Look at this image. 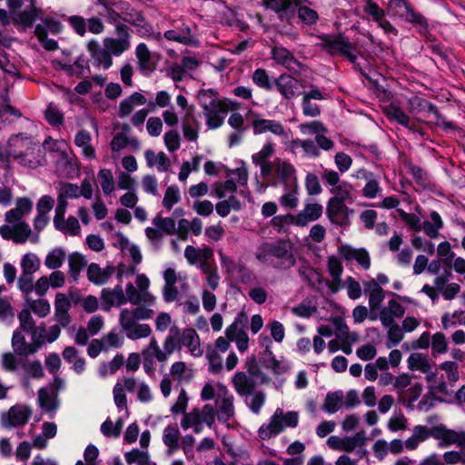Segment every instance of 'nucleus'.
<instances>
[{
	"label": "nucleus",
	"instance_id": "f257e3e1",
	"mask_svg": "<svg viewBox=\"0 0 465 465\" xmlns=\"http://www.w3.org/2000/svg\"><path fill=\"white\" fill-rule=\"evenodd\" d=\"M154 313V310L147 306L124 308L119 312L118 324L129 340L144 339L152 334V328L139 322L152 319Z\"/></svg>",
	"mask_w": 465,
	"mask_h": 465
},
{
	"label": "nucleus",
	"instance_id": "f03ea898",
	"mask_svg": "<svg viewBox=\"0 0 465 465\" xmlns=\"http://www.w3.org/2000/svg\"><path fill=\"white\" fill-rule=\"evenodd\" d=\"M7 152L9 156L29 168H36L43 160L39 143L22 134L9 138Z\"/></svg>",
	"mask_w": 465,
	"mask_h": 465
},
{
	"label": "nucleus",
	"instance_id": "7ed1b4c3",
	"mask_svg": "<svg viewBox=\"0 0 465 465\" xmlns=\"http://www.w3.org/2000/svg\"><path fill=\"white\" fill-rule=\"evenodd\" d=\"M255 256L261 262L280 270L289 269L296 262L293 246L287 241L264 242L257 248Z\"/></svg>",
	"mask_w": 465,
	"mask_h": 465
},
{
	"label": "nucleus",
	"instance_id": "20e7f679",
	"mask_svg": "<svg viewBox=\"0 0 465 465\" xmlns=\"http://www.w3.org/2000/svg\"><path fill=\"white\" fill-rule=\"evenodd\" d=\"M298 422L297 411L284 412L282 409L277 408L269 421L259 428L258 434L262 440H269L282 432L286 427L295 428Z\"/></svg>",
	"mask_w": 465,
	"mask_h": 465
},
{
	"label": "nucleus",
	"instance_id": "39448f33",
	"mask_svg": "<svg viewBox=\"0 0 465 465\" xmlns=\"http://www.w3.org/2000/svg\"><path fill=\"white\" fill-rule=\"evenodd\" d=\"M216 411L213 405L205 404L202 408H193L183 416L180 425L183 430H193L199 434L203 427L211 428L215 421Z\"/></svg>",
	"mask_w": 465,
	"mask_h": 465
},
{
	"label": "nucleus",
	"instance_id": "423d86ee",
	"mask_svg": "<svg viewBox=\"0 0 465 465\" xmlns=\"http://www.w3.org/2000/svg\"><path fill=\"white\" fill-rule=\"evenodd\" d=\"M248 372L237 371L232 379L236 393L242 398L249 397L258 384H264L269 381L268 377L257 367H249Z\"/></svg>",
	"mask_w": 465,
	"mask_h": 465
},
{
	"label": "nucleus",
	"instance_id": "0eeeda50",
	"mask_svg": "<svg viewBox=\"0 0 465 465\" xmlns=\"http://www.w3.org/2000/svg\"><path fill=\"white\" fill-rule=\"evenodd\" d=\"M368 441L366 432L364 430H359L353 435L346 437L331 436L327 440L328 446L337 451H343L351 453L356 449L359 459H362L366 454L367 450L363 449Z\"/></svg>",
	"mask_w": 465,
	"mask_h": 465
},
{
	"label": "nucleus",
	"instance_id": "6e6552de",
	"mask_svg": "<svg viewBox=\"0 0 465 465\" xmlns=\"http://www.w3.org/2000/svg\"><path fill=\"white\" fill-rule=\"evenodd\" d=\"M323 213V206L316 202L306 203L303 208L297 214H287L273 218V223L281 221L286 224L297 227H305L309 223L319 220Z\"/></svg>",
	"mask_w": 465,
	"mask_h": 465
},
{
	"label": "nucleus",
	"instance_id": "1a4fd4ad",
	"mask_svg": "<svg viewBox=\"0 0 465 465\" xmlns=\"http://www.w3.org/2000/svg\"><path fill=\"white\" fill-rule=\"evenodd\" d=\"M323 48L330 54H340L347 57L351 63L357 59L354 46L343 35H327L322 36Z\"/></svg>",
	"mask_w": 465,
	"mask_h": 465
},
{
	"label": "nucleus",
	"instance_id": "9d476101",
	"mask_svg": "<svg viewBox=\"0 0 465 465\" xmlns=\"http://www.w3.org/2000/svg\"><path fill=\"white\" fill-rule=\"evenodd\" d=\"M66 21L74 32L81 37H84L87 32L94 35H100L104 33L105 29L102 19L97 16L85 19L82 15H74L66 17Z\"/></svg>",
	"mask_w": 465,
	"mask_h": 465
},
{
	"label": "nucleus",
	"instance_id": "9b49d317",
	"mask_svg": "<svg viewBox=\"0 0 465 465\" xmlns=\"http://www.w3.org/2000/svg\"><path fill=\"white\" fill-rule=\"evenodd\" d=\"M389 7L396 15L404 18L406 22L419 26L420 32L427 31L428 23L425 17L421 14L415 12L407 0H390Z\"/></svg>",
	"mask_w": 465,
	"mask_h": 465
},
{
	"label": "nucleus",
	"instance_id": "f8f14e48",
	"mask_svg": "<svg viewBox=\"0 0 465 465\" xmlns=\"http://www.w3.org/2000/svg\"><path fill=\"white\" fill-rule=\"evenodd\" d=\"M322 177L328 185L331 186L330 192L333 194V197L329 200L337 199L345 203V201L352 199V185L345 181L341 182L340 175L337 172L333 170H324Z\"/></svg>",
	"mask_w": 465,
	"mask_h": 465
},
{
	"label": "nucleus",
	"instance_id": "ddd939ff",
	"mask_svg": "<svg viewBox=\"0 0 465 465\" xmlns=\"http://www.w3.org/2000/svg\"><path fill=\"white\" fill-rule=\"evenodd\" d=\"M31 415L32 410L30 407L17 404L11 407L8 411L1 415L0 424L5 429L21 427L27 423Z\"/></svg>",
	"mask_w": 465,
	"mask_h": 465
},
{
	"label": "nucleus",
	"instance_id": "4468645a",
	"mask_svg": "<svg viewBox=\"0 0 465 465\" xmlns=\"http://www.w3.org/2000/svg\"><path fill=\"white\" fill-rule=\"evenodd\" d=\"M164 285L163 287V298L166 302H172L178 298V291L175 284L179 282H183V287L188 288L186 276L177 273L172 267L166 268L163 273Z\"/></svg>",
	"mask_w": 465,
	"mask_h": 465
},
{
	"label": "nucleus",
	"instance_id": "2eb2a0df",
	"mask_svg": "<svg viewBox=\"0 0 465 465\" xmlns=\"http://www.w3.org/2000/svg\"><path fill=\"white\" fill-rule=\"evenodd\" d=\"M353 210L347 207L345 203L339 200H329L326 206V215L329 221L339 226H346L350 223V215Z\"/></svg>",
	"mask_w": 465,
	"mask_h": 465
},
{
	"label": "nucleus",
	"instance_id": "dca6fc26",
	"mask_svg": "<svg viewBox=\"0 0 465 465\" xmlns=\"http://www.w3.org/2000/svg\"><path fill=\"white\" fill-rule=\"evenodd\" d=\"M396 298L388 301L387 305L379 312V320L382 326H390L394 323V319L403 317L405 308L399 300H407V297L393 294Z\"/></svg>",
	"mask_w": 465,
	"mask_h": 465
},
{
	"label": "nucleus",
	"instance_id": "f3484780",
	"mask_svg": "<svg viewBox=\"0 0 465 465\" xmlns=\"http://www.w3.org/2000/svg\"><path fill=\"white\" fill-rule=\"evenodd\" d=\"M254 134L271 133L278 137L289 138L290 130L275 120L255 117L252 122Z\"/></svg>",
	"mask_w": 465,
	"mask_h": 465
},
{
	"label": "nucleus",
	"instance_id": "a211bd4d",
	"mask_svg": "<svg viewBox=\"0 0 465 465\" xmlns=\"http://www.w3.org/2000/svg\"><path fill=\"white\" fill-rule=\"evenodd\" d=\"M275 153V146L272 143H265L262 149L252 155V162L256 166L260 167L261 175L263 178H267L272 173L273 162L270 161V158Z\"/></svg>",
	"mask_w": 465,
	"mask_h": 465
},
{
	"label": "nucleus",
	"instance_id": "6ab92c4d",
	"mask_svg": "<svg viewBox=\"0 0 465 465\" xmlns=\"http://www.w3.org/2000/svg\"><path fill=\"white\" fill-rule=\"evenodd\" d=\"M432 438L439 440L440 448H446L453 444L462 446L465 441V433L450 430L440 424L432 427Z\"/></svg>",
	"mask_w": 465,
	"mask_h": 465
},
{
	"label": "nucleus",
	"instance_id": "aec40b11",
	"mask_svg": "<svg viewBox=\"0 0 465 465\" xmlns=\"http://www.w3.org/2000/svg\"><path fill=\"white\" fill-rule=\"evenodd\" d=\"M116 30L120 36L105 38L104 45L110 54L119 56L130 48V35L125 25H118Z\"/></svg>",
	"mask_w": 465,
	"mask_h": 465
},
{
	"label": "nucleus",
	"instance_id": "412c9836",
	"mask_svg": "<svg viewBox=\"0 0 465 465\" xmlns=\"http://www.w3.org/2000/svg\"><path fill=\"white\" fill-rule=\"evenodd\" d=\"M116 5L122 11H125L124 17L125 22L136 27H141V29L138 30L140 35H150L153 33L152 26L145 22L143 15L140 12L130 8L127 2L120 0L116 3Z\"/></svg>",
	"mask_w": 465,
	"mask_h": 465
},
{
	"label": "nucleus",
	"instance_id": "4be33fe9",
	"mask_svg": "<svg viewBox=\"0 0 465 465\" xmlns=\"http://www.w3.org/2000/svg\"><path fill=\"white\" fill-rule=\"evenodd\" d=\"M41 13V9L35 6V1L31 2V5L24 10L20 9L10 15L11 22L20 31H25L31 28Z\"/></svg>",
	"mask_w": 465,
	"mask_h": 465
},
{
	"label": "nucleus",
	"instance_id": "5701e85b",
	"mask_svg": "<svg viewBox=\"0 0 465 465\" xmlns=\"http://www.w3.org/2000/svg\"><path fill=\"white\" fill-rule=\"evenodd\" d=\"M197 99L203 112L216 110L224 105H238L236 102L231 99H220L218 93L213 89H203L199 91Z\"/></svg>",
	"mask_w": 465,
	"mask_h": 465
},
{
	"label": "nucleus",
	"instance_id": "b1692460",
	"mask_svg": "<svg viewBox=\"0 0 465 465\" xmlns=\"http://www.w3.org/2000/svg\"><path fill=\"white\" fill-rule=\"evenodd\" d=\"M274 84L278 92L285 99H292L299 96L302 92V83L290 74H283L275 79Z\"/></svg>",
	"mask_w": 465,
	"mask_h": 465
},
{
	"label": "nucleus",
	"instance_id": "393cba45",
	"mask_svg": "<svg viewBox=\"0 0 465 465\" xmlns=\"http://www.w3.org/2000/svg\"><path fill=\"white\" fill-rule=\"evenodd\" d=\"M135 56L138 68L144 75L152 74L157 66V59L144 43L139 44L135 48Z\"/></svg>",
	"mask_w": 465,
	"mask_h": 465
},
{
	"label": "nucleus",
	"instance_id": "a878e982",
	"mask_svg": "<svg viewBox=\"0 0 465 465\" xmlns=\"http://www.w3.org/2000/svg\"><path fill=\"white\" fill-rule=\"evenodd\" d=\"M103 310L108 312L112 307H120L127 303L124 289L121 285L114 288H104L101 292Z\"/></svg>",
	"mask_w": 465,
	"mask_h": 465
},
{
	"label": "nucleus",
	"instance_id": "bb28decb",
	"mask_svg": "<svg viewBox=\"0 0 465 465\" xmlns=\"http://www.w3.org/2000/svg\"><path fill=\"white\" fill-rule=\"evenodd\" d=\"M273 171L284 185L298 184L296 169L289 161L275 158L272 164Z\"/></svg>",
	"mask_w": 465,
	"mask_h": 465
},
{
	"label": "nucleus",
	"instance_id": "cd10ccee",
	"mask_svg": "<svg viewBox=\"0 0 465 465\" xmlns=\"http://www.w3.org/2000/svg\"><path fill=\"white\" fill-rule=\"evenodd\" d=\"M70 308L69 298L64 293L58 292L54 299V319L62 327H67L71 322Z\"/></svg>",
	"mask_w": 465,
	"mask_h": 465
},
{
	"label": "nucleus",
	"instance_id": "c85d7f7f",
	"mask_svg": "<svg viewBox=\"0 0 465 465\" xmlns=\"http://www.w3.org/2000/svg\"><path fill=\"white\" fill-rule=\"evenodd\" d=\"M114 272V268L113 266L102 268L99 264L92 262L87 267L86 275L89 282L94 285L101 286L108 282Z\"/></svg>",
	"mask_w": 465,
	"mask_h": 465
},
{
	"label": "nucleus",
	"instance_id": "c756f323",
	"mask_svg": "<svg viewBox=\"0 0 465 465\" xmlns=\"http://www.w3.org/2000/svg\"><path fill=\"white\" fill-rule=\"evenodd\" d=\"M201 123L193 113V108L186 111L183 118L182 130L186 140L194 142L198 139Z\"/></svg>",
	"mask_w": 465,
	"mask_h": 465
},
{
	"label": "nucleus",
	"instance_id": "7c9ffc66",
	"mask_svg": "<svg viewBox=\"0 0 465 465\" xmlns=\"http://www.w3.org/2000/svg\"><path fill=\"white\" fill-rule=\"evenodd\" d=\"M33 210V202L29 198H18L15 207L5 213V221L9 223L21 222L22 218L28 215Z\"/></svg>",
	"mask_w": 465,
	"mask_h": 465
},
{
	"label": "nucleus",
	"instance_id": "2f4dec72",
	"mask_svg": "<svg viewBox=\"0 0 465 465\" xmlns=\"http://www.w3.org/2000/svg\"><path fill=\"white\" fill-rule=\"evenodd\" d=\"M129 146L134 152H137L141 148L139 140L134 136L125 135V133H117L110 143L113 153H119L120 151ZM117 155L113 154L115 158Z\"/></svg>",
	"mask_w": 465,
	"mask_h": 465
},
{
	"label": "nucleus",
	"instance_id": "473e14b6",
	"mask_svg": "<svg viewBox=\"0 0 465 465\" xmlns=\"http://www.w3.org/2000/svg\"><path fill=\"white\" fill-rule=\"evenodd\" d=\"M180 341L186 347L193 357H201L203 351L201 347V341L196 331L191 328L184 329L181 333Z\"/></svg>",
	"mask_w": 465,
	"mask_h": 465
},
{
	"label": "nucleus",
	"instance_id": "72a5a7b5",
	"mask_svg": "<svg viewBox=\"0 0 465 465\" xmlns=\"http://www.w3.org/2000/svg\"><path fill=\"white\" fill-rule=\"evenodd\" d=\"M145 104L146 98L144 95L141 93L135 92L120 102L117 115L120 118H125L134 112L135 106L143 105Z\"/></svg>",
	"mask_w": 465,
	"mask_h": 465
},
{
	"label": "nucleus",
	"instance_id": "f704fd0d",
	"mask_svg": "<svg viewBox=\"0 0 465 465\" xmlns=\"http://www.w3.org/2000/svg\"><path fill=\"white\" fill-rule=\"evenodd\" d=\"M234 398L229 393L226 388H223V395H219L216 401L218 404L219 420H228L234 414Z\"/></svg>",
	"mask_w": 465,
	"mask_h": 465
},
{
	"label": "nucleus",
	"instance_id": "c9c22d12",
	"mask_svg": "<svg viewBox=\"0 0 465 465\" xmlns=\"http://www.w3.org/2000/svg\"><path fill=\"white\" fill-rule=\"evenodd\" d=\"M213 256V250L206 245H203L201 248H195L193 245H188L184 250V257L191 265L205 260H210Z\"/></svg>",
	"mask_w": 465,
	"mask_h": 465
},
{
	"label": "nucleus",
	"instance_id": "e433bc0d",
	"mask_svg": "<svg viewBox=\"0 0 465 465\" xmlns=\"http://www.w3.org/2000/svg\"><path fill=\"white\" fill-rule=\"evenodd\" d=\"M238 105H224L216 110H209L203 112V116L206 121V125L209 129H217L223 125L224 115L230 110H234Z\"/></svg>",
	"mask_w": 465,
	"mask_h": 465
},
{
	"label": "nucleus",
	"instance_id": "4c0bfd02",
	"mask_svg": "<svg viewBox=\"0 0 465 465\" xmlns=\"http://www.w3.org/2000/svg\"><path fill=\"white\" fill-rule=\"evenodd\" d=\"M38 403L46 412H54L58 407L56 391L52 388H41L38 391Z\"/></svg>",
	"mask_w": 465,
	"mask_h": 465
},
{
	"label": "nucleus",
	"instance_id": "58836bf2",
	"mask_svg": "<svg viewBox=\"0 0 465 465\" xmlns=\"http://www.w3.org/2000/svg\"><path fill=\"white\" fill-rule=\"evenodd\" d=\"M340 252L346 260L357 261L365 270L371 266L370 255L364 249H354L349 245H342L340 248Z\"/></svg>",
	"mask_w": 465,
	"mask_h": 465
},
{
	"label": "nucleus",
	"instance_id": "ea45409f",
	"mask_svg": "<svg viewBox=\"0 0 465 465\" xmlns=\"http://www.w3.org/2000/svg\"><path fill=\"white\" fill-rule=\"evenodd\" d=\"M169 374L172 380L179 383H187L193 379V371L184 361H175L171 365Z\"/></svg>",
	"mask_w": 465,
	"mask_h": 465
},
{
	"label": "nucleus",
	"instance_id": "a19ab883",
	"mask_svg": "<svg viewBox=\"0 0 465 465\" xmlns=\"http://www.w3.org/2000/svg\"><path fill=\"white\" fill-rule=\"evenodd\" d=\"M385 114L389 120L395 121L409 130L416 131L414 121H412L400 107L391 104L386 107Z\"/></svg>",
	"mask_w": 465,
	"mask_h": 465
},
{
	"label": "nucleus",
	"instance_id": "79ce46f5",
	"mask_svg": "<svg viewBox=\"0 0 465 465\" xmlns=\"http://www.w3.org/2000/svg\"><path fill=\"white\" fill-rule=\"evenodd\" d=\"M144 158L150 168L156 167L161 173L166 172L171 165L170 159L163 152L155 153L153 150H146Z\"/></svg>",
	"mask_w": 465,
	"mask_h": 465
},
{
	"label": "nucleus",
	"instance_id": "37998d69",
	"mask_svg": "<svg viewBox=\"0 0 465 465\" xmlns=\"http://www.w3.org/2000/svg\"><path fill=\"white\" fill-rule=\"evenodd\" d=\"M91 142V134L85 130L79 131L74 138L75 145L81 149L83 156L88 160H94L96 156Z\"/></svg>",
	"mask_w": 465,
	"mask_h": 465
},
{
	"label": "nucleus",
	"instance_id": "c03bdc74",
	"mask_svg": "<svg viewBox=\"0 0 465 465\" xmlns=\"http://www.w3.org/2000/svg\"><path fill=\"white\" fill-rule=\"evenodd\" d=\"M430 221L422 223L421 230L428 237L436 239L440 236V231L443 228L444 223L440 213L436 211L430 212Z\"/></svg>",
	"mask_w": 465,
	"mask_h": 465
},
{
	"label": "nucleus",
	"instance_id": "a18cd8bd",
	"mask_svg": "<svg viewBox=\"0 0 465 465\" xmlns=\"http://www.w3.org/2000/svg\"><path fill=\"white\" fill-rule=\"evenodd\" d=\"M180 430L174 426H166L163 431V442L167 447V454L173 455L180 448Z\"/></svg>",
	"mask_w": 465,
	"mask_h": 465
},
{
	"label": "nucleus",
	"instance_id": "49530a36",
	"mask_svg": "<svg viewBox=\"0 0 465 465\" xmlns=\"http://www.w3.org/2000/svg\"><path fill=\"white\" fill-rule=\"evenodd\" d=\"M272 58L278 64L283 65L288 70H292L298 64L293 54L286 48L282 46H274L272 49Z\"/></svg>",
	"mask_w": 465,
	"mask_h": 465
},
{
	"label": "nucleus",
	"instance_id": "de8ad7c7",
	"mask_svg": "<svg viewBox=\"0 0 465 465\" xmlns=\"http://www.w3.org/2000/svg\"><path fill=\"white\" fill-rule=\"evenodd\" d=\"M408 368L411 371H419L420 372H429L433 369V362L430 361L427 355L423 353H411L408 360Z\"/></svg>",
	"mask_w": 465,
	"mask_h": 465
},
{
	"label": "nucleus",
	"instance_id": "09e8293b",
	"mask_svg": "<svg viewBox=\"0 0 465 465\" xmlns=\"http://www.w3.org/2000/svg\"><path fill=\"white\" fill-rule=\"evenodd\" d=\"M21 367L25 371L24 385L29 387V379H41L44 377V370L39 361H21Z\"/></svg>",
	"mask_w": 465,
	"mask_h": 465
},
{
	"label": "nucleus",
	"instance_id": "8fccbe9b",
	"mask_svg": "<svg viewBox=\"0 0 465 465\" xmlns=\"http://www.w3.org/2000/svg\"><path fill=\"white\" fill-rule=\"evenodd\" d=\"M12 347L17 355L27 356L35 353L37 347L33 343H27L24 335L19 331H15L12 337Z\"/></svg>",
	"mask_w": 465,
	"mask_h": 465
},
{
	"label": "nucleus",
	"instance_id": "3c124183",
	"mask_svg": "<svg viewBox=\"0 0 465 465\" xmlns=\"http://www.w3.org/2000/svg\"><path fill=\"white\" fill-rule=\"evenodd\" d=\"M135 283L143 298V304L142 306L153 307L156 302V297L149 292L151 283L149 278L145 274L140 273L136 276Z\"/></svg>",
	"mask_w": 465,
	"mask_h": 465
},
{
	"label": "nucleus",
	"instance_id": "603ef678",
	"mask_svg": "<svg viewBox=\"0 0 465 465\" xmlns=\"http://www.w3.org/2000/svg\"><path fill=\"white\" fill-rule=\"evenodd\" d=\"M328 270L332 279L331 289L333 292H336L340 287L341 282V274L343 272L341 261L335 256L329 257Z\"/></svg>",
	"mask_w": 465,
	"mask_h": 465
},
{
	"label": "nucleus",
	"instance_id": "864d4df0",
	"mask_svg": "<svg viewBox=\"0 0 465 465\" xmlns=\"http://www.w3.org/2000/svg\"><path fill=\"white\" fill-rule=\"evenodd\" d=\"M299 184L284 185V193L280 197V203L285 209H295L299 204Z\"/></svg>",
	"mask_w": 465,
	"mask_h": 465
},
{
	"label": "nucleus",
	"instance_id": "5fc2aeb1",
	"mask_svg": "<svg viewBox=\"0 0 465 465\" xmlns=\"http://www.w3.org/2000/svg\"><path fill=\"white\" fill-rule=\"evenodd\" d=\"M15 242L24 243L27 240L36 243L38 242V235L32 233L30 226L25 222H18L15 224Z\"/></svg>",
	"mask_w": 465,
	"mask_h": 465
},
{
	"label": "nucleus",
	"instance_id": "6e6d98bb",
	"mask_svg": "<svg viewBox=\"0 0 465 465\" xmlns=\"http://www.w3.org/2000/svg\"><path fill=\"white\" fill-rule=\"evenodd\" d=\"M65 258L66 252L64 248H54L46 254L45 265L50 270H57L63 265Z\"/></svg>",
	"mask_w": 465,
	"mask_h": 465
},
{
	"label": "nucleus",
	"instance_id": "4d7b16f0",
	"mask_svg": "<svg viewBox=\"0 0 465 465\" xmlns=\"http://www.w3.org/2000/svg\"><path fill=\"white\" fill-rule=\"evenodd\" d=\"M249 410L255 415L260 414L266 401V393L262 391H254L249 397H243Z\"/></svg>",
	"mask_w": 465,
	"mask_h": 465
},
{
	"label": "nucleus",
	"instance_id": "13d9d810",
	"mask_svg": "<svg viewBox=\"0 0 465 465\" xmlns=\"http://www.w3.org/2000/svg\"><path fill=\"white\" fill-rule=\"evenodd\" d=\"M25 300L27 305V309L32 311L40 318L46 317L51 312V305L45 299L31 300L29 297H27Z\"/></svg>",
	"mask_w": 465,
	"mask_h": 465
},
{
	"label": "nucleus",
	"instance_id": "bf43d9fd",
	"mask_svg": "<svg viewBox=\"0 0 465 465\" xmlns=\"http://www.w3.org/2000/svg\"><path fill=\"white\" fill-rule=\"evenodd\" d=\"M342 404H343L342 392H341V391L331 392V393H328L325 398L324 403L322 405V410L329 414H333V413L337 412L342 407Z\"/></svg>",
	"mask_w": 465,
	"mask_h": 465
},
{
	"label": "nucleus",
	"instance_id": "052dcab7",
	"mask_svg": "<svg viewBox=\"0 0 465 465\" xmlns=\"http://www.w3.org/2000/svg\"><path fill=\"white\" fill-rule=\"evenodd\" d=\"M40 259L33 252L24 254L20 261L22 272L34 274L40 268Z\"/></svg>",
	"mask_w": 465,
	"mask_h": 465
},
{
	"label": "nucleus",
	"instance_id": "680f3d73",
	"mask_svg": "<svg viewBox=\"0 0 465 465\" xmlns=\"http://www.w3.org/2000/svg\"><path fill=\"white\" fill-rule=\"evenodd\" d=\"M98 179L102 191L104 194L109 195L115 190L114 175L110 169H101L98 172Z\"/></svg>",
	"mask_w": 465,
	"mask_h": 465
},
{
	"label": "nucleus",
	"instance_id": "e2e57ef3",
	"mask_svg": "<svg viewBox=\"0 0 465 465\" xmlns=\"http://www.w3.org/2000/svg\"><path fill=\"white\" fill-rule=\"evenodd\" d=\"M54 227L58 231H60L65 234H69L71 236H76L81 232V227H80L79 222L74 216H70L67 219L61 221L56 225H54Z\"/></svg>",
	"mask_w": 465,
	"mask_h": 465
},
{
	"label": "nucleus",
	"instance_id": "0e129e2a",
	"mask_svg": "<svg viewBox=\"0 0 465 465\" xmlns=\"http://www.w3.org/2000/svg\"><path fill=\"white\" fill-rule=\"evenodd\" d=\"M69 272L70 275L77 279L82 269L86 265L87 261L85 257L79 252H73L68 256Z\"/></svg>",
	"mask_w": 465,
	"mask_h": 465
},
{
	"label": "nucleus",
	"instance_id": "69168bd1",
	"mask_svg": "<svg viewBox=\"0 0 465 465\" xmlns=\"http://www.w3.org/2000/svg\"><path fill=\"white\" fill-rule=\"evenodd\" d=\"M384 327L388 329L386 346L389 349L398 345L403 340V331L398 324L392 323L390 326Z\"/></svg>",
	"mask_w": 465,
	"mask_h": 465
},
{
	"label": "nucleus",
	"instance_id": "338daca9",
	"mask_svg": "<svg viewBox=\"0 0 465 465\" xmlns=\"http://www.w3.org/2000/svg\"><path fill=\"white\" fill-rule=\"evenodd\" d=\"M252 80L260 88L266 91H271L272 89V83L265 69L258 68L254 70L252 75Z\"/></svg>",
	"mask_w": 465,
	"mask_h": 465
},
{
	"label": "nucleus",
	"instance_id": "774afa93",
	"mask_svg": "<svg viewBox=\"0 0 465 465\" xmlns=\"http://www.w3.org/2000/svg\"><path fill=\"white\" fill-rule=\"evenodd\" d=\"M124 458L128 464L137 463L138 465H145L151 460L147 450H140L138 449H133L126 452Z\"/></svg>",
	"mask_w": 465,
	"mask_h": 465
}]
</instances>
